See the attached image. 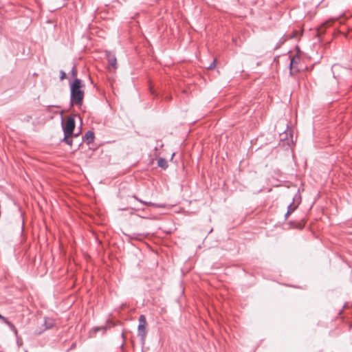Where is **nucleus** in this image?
Returning <instances> with one entry per match:
<instances>
[{"label":"nucleus","instance_id":"20","mask_svg":"<svg viewBox=\"0 0 352 352\" xmlns=\"http://www.w3.org/2000/svg\"><path fill=\"white\" fill-rule=\"evenodd\" d=\"M293 61H294V59H292V60H291V62H290V68H291V69H292V67Z\"/></svg>","mask_w":352,"mask_h":352},{"label":"nucleus","instance_id":"2","mask_svg":"<svg viewBox=\"0 0 352 352\" xmlns=\"http://www.w3.org/2000/svg\"><path fill=\"white\" fill-rule=\"evenodd\" d=\"M139 324L138 327V336L140 338L141 342L142 345L145 343V339L147 334V330L146 328V319L144 315H141L138 319Z\"/></svg>","mask_w":352,"mask_h":352},{"label":"nucleus","instance_id":"22","mask_svg":"<svg viewBox=\"0 0 352 352\" xmlns=\"http://www.w3.org/2000/svg\"><path fill=\"white\" fill-rule=\"evenodd\" d=\"M291 213H288V212H287V213L285 214V219H287V217H289V215Z\"/></svg>","mask_w":352,"mask_h":352},{"label":"nucleus","instance_id":"13","mask_svg":"<svg viewBox=\"0 0 352 352\" xmlns=\"http://www.w3.org/2000/svg\"><path fill=\"white\" fill-rule=\"evenodd\" d=\"M71 75L72 77H76L77 76V69L76 68V66L74 65L72 70H71V72H70Z\"/></svg>","mask_w":352,"mask_h":352},{"label":"nucleus","instance_id":"6","mask_svg":"<svg viewBox=\"0 0 352 352\" xmlns=\"http://www.w3.org/2000/svg\"><path fill=\"white\" fill-rule=\"evenodd\" d=\"M83 140L89 145L94 140V133L92 131H88L83 136Z\"/></svg>","mask_w":352,"mask_h":352},{"label":"nucleus","instance_id":"4","mask_svg":"<svg viewBox=\"0 0 352 352\" xmlns=\"http://www.w3.org/2000/svg\"><path fill=\"white\" fill-rule=\"evenodd\" d=\"M105 56L108 61L109 70L111 72H115L117 69V59L115 54L109 51H106Z\"/></svg>","mask_w":352,"mask_h":352},{"label":"nucleus","instance_id":"16","mask_svg":"<svg viewBox=\"0 0 352 352\" xmlns=\"http://www.w3.org/2000/svg\"><path fill=\"white\" fill-rule=\"evenodd\" d=\"M333 21V19H329V20H328V21H325V22L322 24V27H323V26H324V27H325V26H327V25H329V24H330L331 23H332Z\"/></svg>","mask_w":352,"mask_h":352},{"label":"nucleus","instance_id":"10","mask_svg":"<svg viewBox=\"0 0 352 352\" xmlns=\"http://www.w3.org/2000/svg\"><path fill=\"white\" fill-rule=\"evenodd\" d=\"M44 325L45 326V328L44 330H46V329H52L54 327V323L53 320H52L50 319H49V320L45 319Z\"/></svg>","mask_w":352,"mask_h":352},{"label":"nucleus","instance_id":"15","mask_svg":"<svg viewBox=\"0 0 352 352\" xmlns=\"http://www.w3.org/2000/svg\"><path fill=\"white\" fill-rule=\"evenodd\" d=\"M66 78V73L63 70L60 71V79L64 80Z\"/></svg>","mask_w":352,"mask_h":352},{"label":"nucleus","instance_id":"19","mask_svg":"<svg viewBox=\"0 0 352 352\" xmlns=\"http://www.w3.org/2000/svg\"><path fill=\"white\" fill-rule=\"evenodd\" d=\"M0 320H6V318L0 314Z\"/></svg>","mask_w":352,"mask_h":352},{"label":"nucleus","instance_id":"1","mask_svg":"<svg viewBox=\"0 0 352 352\" xmlns=\"http://www.w3.org/2000/svg\"><path fill=\"white\" fill-rule=\"evenodd\" d=\"M84 86L81 80L78 78H75L72 82H70V104L72 106L82 104L85 93L82 88Z\"/></svg>","mask_w":352,"mask_h":352},{"label":"nucleus","instance_id":"5","mask_svg":"<svg viewBox=\"0 0 352 352\" xmlns=\"http://www.w3.org/2000/svg\"><path fill=\"white\" fill-rule=\"evenodd\" d=\"M331 71L333 75V77L336 78L340 76V73L341 72H347L346 69L343 68L339 64H334L331 67Z\"/></svg>","mask_w":352,"mask_h":352},{"label":"nucleus","instance_id":"17","mask_svg":"<svg viewBox=\"0 0 352 352\" xmlns=\"http://www.w3.org/2000/svg\"><path fill=\"white\" fill-rule=\"evenodd\" d=\"M298 34V32L296 30L293 31L292 34L289 36L291 38H296V35Z\"/></svg>","mask_w":352,"mask_h":352},{"label":"nucleus","instance_id":"7","mask_svg":"<svg viewBox=\"0 0 352 352\" xmlns=\"http://www.w3.org/2000/svg\"><path fill=\"white\" fill-rule=\"evenodd\" d=\"M297 197H298V199H300V196L298 195H296V197H294L293 198V202L291 203L287 207L288 213H292L296 209L297 205H294V202H295L296 201Z\"/></svg>","mask_w":352,"mask_h":352},{"label":"nucleus","instance_id":"3","mask_svg":"<svg viewBox=\"0 0 352 352\" xmlns=\"http://www.w3.org/2000/svg\"><path fill=\"white\" fill-rule=\"evenodd\" d=\"M62 127L65 136L71 137L73 135L75 129V120L72 116L67 118V120L64 122L62 118Z\"/></svg>","mask_w":352,"mask_h":352},{"label":"nucleus","instance_id":"18","mask_svg":"<svg viewBox=\"0 0 352 352\" xmlns=\"http://www.w3.org/2000/svg\"><path fill=\"white\" fill-rule=\"evenodd\" d=\"M103 330V331H106L107 329V327L106 326H104V327H100V328H97L96 329V331H98V330Z\"/></svg>","mask_w":352,"mask_h":352},{"label":"nucleus","instance_id":"8","mask_svg":"<svg viewBox=\"0 0 352 352\" xmlns=\"http://www.w3.org/2000/svg\"><path fill=\"white\" fill-rule=\"evenodd\" d=\"M2 321L8 326L10 329L14 333L15 336H17V329L11 322H10L6 318V320H3Z\"/></svg>","mask_w":352,"mask_h":352},{"label":"nucleus","instance_id":"11","mask_svg":"<svg viewBox=\"0 0 352 352\" xmlns=\"http://www.w3.org/2000/svg\"><path fill=\"white\" fill-rule=\"evenodd\" d=\"M70 137H67L64 135L63 139L62 140L63 142H65L68 145L72 144V140L69 138Z\"/></svg>","mask_w":352,"mask_h":352},{"label":"nucleus","instance_id":"9","mask_svg":"<svg viewBox=\"0 0 352 352\" xmlns=\"http://www.w3.org/2000/svg\"><path fill=\"white\" fill-rule=\"evenodd\" d=\"M157 165L159 167L165 170L168 168V162L166 159L160 157L157 160Z\"/></svg>","mask_w":352,"mask_h":352},{"label":"nucleus","instance_id":"21","mask_svg":"<svg viewBox=\"0 0 352 352\" xmlns=\"http://www.w3.org/2000/svg\"><path fill=\"white\" fill-rule=\"evenodd\" d=\"M140 202L143 203L145 205H149V203H147V202H145V201H142L141 200H140Z\"/></svg>","mask_w":352,"mask_h":352},{"label":"nucleus","instance_id":"14","mask_svg":"<svg viewBox=\"0 0 352 352\" xmlns=\"http://www.w3.org/2000/svg\"><path fill=\"white\" fill-rule=\"evenodd\" d=\"M216 67V60L214 59L210 64V65L208 67V69H214Z\"/></svg>","mask_w":352,"mask_h":352},{"label":"nucleus","instance_id":"12","mask_svg":"<svg viewBox=\"0 0 352 352\" xmlns=\"http://www.w3.org/2000/svg\"><path fill=\"white\" fill-rule=\"evenodd\" d=\"M122 338L123 339V342L121 344V346H120V349H121V351L122 352H126L125 349H124V340H125V336H124V333H122Z\"/></svg>","mask_w":352,"mask_h":352},{"label":"nucleus","instance_id":"23","mask_svg":"<svg viewBox=\"0 0 352 352\" xmlns=\"http://www.w3.org/2000/svg\"><path fill=\"white\" fill-rule=\"evenodd\" d=\"M175 155V153H173L171 159H173V156Z\"/></svg>","mask_w":352,"mask_h":352}]
</instances>
